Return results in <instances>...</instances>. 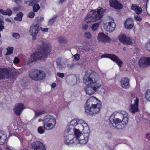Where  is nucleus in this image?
<instances>
[{
  "label": "nucleus",
  "instance_id": "obj_1",
  "mask_svg": "<svg viewBox=\"0 0 150 150\" xmlns=\"http://www.w3.org/2000/svg\"><path fill=\"white\" fill-rule=\"evenodd\" d=\"M85 127L82 129V133L78 129L74 128V137L73 135L69 134L64 136V142L68 146L80 144L81 145L86 144L88 141L90 135V130L87 124H84Z\"/></svg>",
  "mask_w": 150,
  "mask_h": 150
},
{
  "label": "nucleus",
  "instance_id": "obj_2",
  "mask_svg": "<svg viewBox=\"0 0 150 150\" xmlns=\"http://www.w3.org/2000/svg\"><path fill=\"white\" fill-rule=\"evenodd\" d=\"M128 114L125 111L114 112L109 118L110 125L117 129L123 127L128 122Z\"/></svg>",
  "mask_w": 150,
  "mask_h": 150
},
{
  "label": "nucleus",
  "instance_id": "obj_3",
  "mask_svg": "<svg viewBox=\"0 0 150 150\" xmlns=\"http://www.w3.org/2000/svg\"><path fill=\"white\" fill-rule=\"evenodd\" d=\"M83 81L86 84L91 85L96 92L98 91L103 85L102 81L99 80L98 74L93 71L90 73L86 72Z\"/></svg>",
  "mask_w": 150,
  "mask_h": 150
},
{
  "label": "nucleus",
  "instance_id": "obj_4",
  "mask_svg": "<svg viewBox=\"0 0 150 150\" xmlns=\"http://www.w3.org/2000/svg\"><path fill=\"white\" fill-rule=\"evenodd\" d=\"M105 11V9L101 8L90 11L85 18L84 23L83 24V29L87 30L88 29V25L85 24L86 23L96 22L100 20Z\"/></svg>",
  "mask_w": 150,
  "mask_h": 150
},
{
  "label": "nucleus",
  "instance_id": "obj_5",
  "mask_svg": "<svg viewBox=\"0 0 150 150\" xmlns=\"http://www.w3.org/2000/svg\"><path fill=\"white\" fill-rule=\"evenodd\" d=\"M49 47L46 44H45L41 49L30 56L29 62L31 63L38 60L43 59L46 58L48 53Z\"/></svg>",
  "mask_w": 150,
  "mask_h": 150
},
{
  "label": "nucleus",
  "instance_id": "obj_6",
  "mask_svg": "<svg viewBox=\"0 0 150 150\" xmlns=\"http://www.w3.org/2000/svg\"><path fill=\"white\" fill-rule=\"evenodd\" d=\"M43 121V127L46 130H50L54 128L56 124L55 117L53 115L47 114L45 116L43 119H40L39 121Z\"/></svg>",
  "mask_w": 150,
  "mask_h": 150
},
{
  "label": "nucleus",
  "instance_id": "obj_7",
  "mask_svg": "<svg viewBox=\"0 0 150 150\" xmlns=\"http://www.w3.org/2000/svg\"><path fill=\"white\" fill-rule=\"evenodd\" d=\"M30 77L35 81L41 80L44 79L46 76L45 72L42 71L37 69L30 71L29 73Z\"/></svg>",
  "mask_w": 150,
  "mask_h": 150
},
{
  "label": "nucleus",
  "instance_id": "obj_8",
  "mask_svg": "<svg viewBox=\"0 0 150 150\" xmlns=\"http://www.w3.org/2000/svg\"><path fill=\"white\" fill-rule=\"evenodd\" d=\"M98 104L89 107H85V111L87 115H95L99 112L102 107V104L101 101L98 100Z\"/></svg>",
  "mask_w": 150,
  "mask_h": 150
},
{
  "label": "nucleus",
  "instance_id": "obj_9",
  "mask_svg": "<svg viewBox=\"0 0 150 150\" xmlns=\"http://www.w3.org/2000/svg\"><path fill=\"white\" fill-rule=\"evenodd\" d=\"M106 22L103 24L104 28L108 32H112L113 31L116 27V24L114 23L113 18L110 17H108L106 19Z\"/></svg>",
  "mask_w": 150,
  "mask_h": 150
},
{
  "label": "nucleus",
  "instance_id": "obj_10",
  "mask_svg": "<svg viewBox=\"0 0 150 150\" xmlns=\"http://www.w3.org/2000/svg\"><path fill=\"white\" fill-rule=\"evenodd\" d=\"M39 30V26L37 24H33L30 26L29 33L30 35L33 37V40H36V36L37 35Z\"/></svg>",
  "mask_w": 150,
  "mask_h": 150
},
{
  "label": "nucleus",
  "instance_id": "obj_11",
  "mask_svg": "<svg viewBox=\"0 0 150 150\" xmlns=\"http://www.w3.org/2000/svg\"><path fill=\"white\" fill-rule=\"evenodd\" d=\"M101 57H107L110 58L112 60L116 63L120 67H122V65L123 64L121 60L117 56L114 54H105L102 55Z\"/></svg>",
  "mask_w": 150,
  "mask_h": 150
},
{
  "label": "nucleus",
  "instance_id": "obj_12",
  "mask_svg": "<svg viewBox=\"0 0 150 150\" xmlns=\"http://www.w3.org/2000/svg\"><path fill=\"white\" fill-rule=\"evenodd\" d=\"M139 99L136 98L135 99L134 98V102H132L129 106V110L133 114H134L136 112L139 110L138 105L139 103Z\"/></svg>",
  "mask_w": 150,
  "mask_h": 150
},
{
  "label": "nucleus",
  "instance_id": "obj_13",
  "mask_svg": "<svg viewBox=\"0 0 150 150\" xmlns=\"http://www.w3.org/2000/svg\"><path fill=\"white\" fill-rule=\"evenodd\" d=\"M25 108V107L22 103H19L15 105L13 109L14 113L17 115H21L23 110Z\"/></svg>",
  "mask_w": 150,
  "mask_h": 150
},
{
  "label": "nucleus",
  "instance_id": "obj_14",
  "mask_svg": "<svg viewBox=\"0 0 150 150\" xmlns=\"http://www.w3.org/2000/svg\"><path fill=\"white\" fill-rule=\"evenodd\" d=\"M87 124L82 120L74 119L71 120L70 122V125L75 126L78 125L80 129H82L85 127L84 124Z\"/></svg>",
  "mask_w": 150,
  "mask_h": 150
},
{
  "label": "nucleus",
  "instance_id": "obj_15",
  "mask_svg": "<svg viewBox=\"0 0 150 150\" xmlns=\"http://www.w3.org/2000/svg\"><path fill=\"white\" fill-rule=\"evenodd\" d=\"M119 39L121 42L125 45H130L132 43V40L130 37L123 35H119Z\"/></svg>",
  "mask_w": 150,
  "mask_h": 150
},
{
  "label": "nucleus",
  "instance_id": "obj_16",
  "mask_svg": "<svg viewBox=\"0 0 150 150\" xmlns=\"http://www.w3.org/2000/svg\"><path fill=\"white\" fill-rule=\"evenodd\" d=\"M9 70L7 69L0 68V80L8 78L10 76Z\"/></svg>",
  "mask_w": 150,
  "mask_h": 150
},
{
  "label": "nucleus",
  "instance_id": "obj_17",
  "mask_svg": "<svg viewBox=\"0 0 150 150\" xmlns=\"http://www.w3.org/2000/svg\"><path fill=\"white\" fill-rule=\"evenodd\" d=\"M98 99L95 97L93 96L91 97L86 101L85 107H88V106H89L90 107L96 105L97 104H98Z\"/></svg>",
  "mask_w": 150,
  "mask_h": 150
},
{
  "label": "nucleus",
  "instance_id": "obj_18",
  "mask_svg": "<svg viewBox=\"0 0 150 150\" xmlns=\"http://www.w3.org/2000/svg\"><path fill=\"white\" fill-rule=\"evenodd\" d=\"M109 4L110 6L114 8L115 9H121L123 8L121 4L117 0H109Z\"/></svg>",
  "mask_w": 150,
  "mask_h": 150
},
{
  "label": "nucleus",
  "instance_id": "obj_19",
  "mask_svg": "<svg viewBox=\"0 0 150 150\" xmlns=\"http://www.w3.org/2000/svg\"><path fill=\"white\" fill-rule=\"evenodd\" d=\"M32 146L34 150H45V146L39 142H34L32 144Z\"/></svg>",
  "mask_w": 150,
  "mask_h": 150
},
{
  "label": "nucleus",
  "instance_id": "obj_20",
  "mask_svg": "<svg viewBox=\"0 0 150 150\" xmlns=\"http://www.w3.org/2000/svg\"><path fill=\"white\" fill-rule=\"evenodd\" d=\"M121 86L123 88L128 89L129 87V80L127 77L122 78L120 81Z\"/></svg>",
  "mask_w": 150,
  "mask_h": 150
},
{
  "label": "nucleus",
  "instance_id": "obj_21",
  "mask_svg": "<svg viewBox=\"0 0 150 150\" xmlns=\"http://www.w3.org/2000/svg\"><path fill=\"white\" fill-rule=\"evenodd\" d=\"M97 39L98 41H102L104 42L109 41V40H110V38L103 33L98 34Z\"/></svg>",
  "mask_w": 150,
  "mask_h": 150
},
{
  "label": "nucleus",
  "instance_id": "obj_22",
  "mask_svg": "<svg viewBox=\"0 0 150 150\" xmlns=\"http://www.w3.org/2000/svg\"><path fill=\"white\" fill-rule=\"evenodd\" d=\"M87 85L84 88L85 91L87 94L91 96L96 91L91 85Z\"/></svg>",
  "mask_w": 150,
  "mask_h": 150
},
{
  "label": "nucleus",
  "instance_id": "obj_23",
  "mask_svg": "<svg viewBox=\"0 0 150 150\" xmlns=\"http://www.w3.org/2000/svg\"><path fill=\"white\" fill-rule=\"evenodd\" d=\"M124 25L126 28L127 29H131L134 26L133 19L130 18H128L126 20Z\"/></svg>",
  "mask_w": 150,
  "mask_h": 150
},
{
  "label": "nucleus",
  "instance_id": "obj_24",
  "mask_svg": "<svg viewBox=\"0 0 150 150\" xmlns=\"http://www.w3.org/2000/svg\"><path fill=\"white\" fill-rule=\"evenodd\" d=\"M131 9L134 11L135 13L138 15L141 13L142 12V8L136 4H132L131 7Z\"/></svg>",
  "mask_w": 150,
  "mask_h": 150
},
{
  "label": "nucleus",
  "instance_id": "obj_25",
  "mask_svg": "<svg viewBox=\"0 0 150 150\" xmlns=\"http://www.w3.org/2000/svg\"><path fill=\"white\" fill-rule=\"evenodd\" d=\"M148 57H142L140 59L139 64L140 67H143L146 65H149Z\"/></svg>",
  "mask_w": 150,
  "mask_h": 150
},
{
  "label": "nucleus",
  "instance_id": "obj_26",
  "mask_svg": "<svg viewBox=\"0 0 150 150\" xmlns=\"http://www.w3.org/2000/svg\"><path fill=\"white\" fill-rule=\"evenodd\" d=\"M7 137L6 133L4 131H0V145L4 144Z\"/></svg>",
  "mask_w": 150,
  "mask_h": 150
},
{
  "label": "nucleus",
  "instance_id": "obj_27",
  "mask_svg": "<svg viewBox=\"0 0 150 150\" xmlns=\"http://www.w3.org/2000/svg\"><path fill=\"white\" fill-rule=\"evenodd\" d=\"M66 79L67 80L69 81V82L75 84L77 83L78 79H79V78H77L74 75H73L70 76L69 77H67Z\"/></svg>",
  "mask_w": 150,
  "mask_h": 150
},
{
  "label": "nucleus",
  "instance_id": "obj_28",
  "mask_svg": "<svg viewBox=\"0 0 150 150\" xmlns=\"http://www.w3.org/2000/svg\"><path fill=\"white\" fill-rule=\"evenodd\" d=\"M0 13L4 15H7L10 16L12 13L11 10L10 9H7L5 11L2 9H0Z\"/></svg>",
  "mask_w": 150,
  "mask_h": 150
},
{
  "label": "nucleus",
  "instance_id": "obj_29",
  "mask_svg": "<svg viewBox=\"0 0 150 150\" xmlns=\"http://www.w3.org/2000/svg\"><path fill=\"white\" fill-rule=\"evenodd\" d=\"M57 64L58 68L62 70L66 67V65L63 62L62 63L61 62V59H58L57 61Z\"/></svg>",
  "mask_w": 150,
  "mask_h": 150
},
{
  "label": "nucleus",
  "instance_id": "obj_30",
  "mask_svg": "<svg viewBox=\"0 0 150 150\" xmlns=\"http://www.w3.org/2000/svg\"><path fill=\"white\" fill-rule=\"evenodd\" d=\"M23 16V13L21 12H20L17 14L16 17L14 18V20L17 21H21L22 20Z\"/></svg>",
  "mask_w": 150,
  "mask_h": 150
},
{
  "label": "nucleus",
  "instance_id": "obj_31",
  "mask_svg": "<svg viewBox=\"0 0 150 150\" xmlns=\"http://www.w3.org/2000/svg\"><path fill=\"white\" fill-rule=\"evenodd\" d=\"M21 70V69L14 70L12 73V75H13V77L12 78H16L18 75L20 73L22 72Z\"/></svg>",
  "mask_w": 150,
  "mask_h": 150
},
{
  "label": "nucleus",
  "instance_id": "obj_32",
  "mask_svg": "<svg viewBox=\"0 0 150 150\" xmlns=\"http://www.w3.org/2000/svg\"><path fill=\"white\" fill-rule=\"evenodd\" d=\"M58 41L60 43H65L67 42V39L62 36H60L58 38Z\"/></svg>",
  "mask_w": 150,
  "mask_h": 150
},
{
  "label": "nucleus",
  "instance_id": "obj_33",
  "mask_svg": "<svg viewBox=\"0 0 150 150\" xmlns=\"http://www.w3.org/2000/svg\"><path fill=\"white\" fill-rule=\"evenodd\" d=\"M7 52L6 55H9L13 53V47H8L7 48Z\"/></svg>",
  "mask_w": 150,
  "mask_h": 150
},
{
  "label": "nucleus",
  "instance_id": "obj_34",
  "mask_svg": "<svg viewBox=\"0 0 150 150\" xmlns=\"http://www.w3.org/2000/svg\"><path fill=\"white\" fill-rule=\"evenodd\" d=\"M100 23H94L91 26V28L93 31H96L97 30L99 26Z\"/></svg>",
  "mask_w": 150,
  "mask_h": 150
},
{
  "label": "nucleus",
  "instance_id": "obj_35",
  "mask_svg": "<svg viewBox=\"0 0 150 150\" xmlns=\"http://www.w3.org/2000/svg\"><path fill=\"white\" fill-rule=\"evenodd\" d=\"M57 17V16H56L50 19L48 21V25H52L56 21V18Z\"/></svg>",
  "mask_w": 150,
  "mask_h": 150
},
{
  "label": "nucleus",
  "instance_id": "obj_36",
  "mask_svg": "<svg viewBox=\"0 0 150 150\" xmlns=\"http://www.w3.org/2000/svg\"><path fill=\"white\" fill-rule=\"evenodd\" d=\"M45 112V111L44 110H37L35 111V116L37 117L42 114L44 113Z\"/></svg>",
  "mask_w": 150,
  "mask_h": 150
},
{
  "label": "nucleus",
  "instance_id": "obj_37",
  "mask_svg": "<svg viewBox=\"0 0 150 150\" xmlns=\"http://www.w3.org/2000/svg\"><path fill=\"white\" fill-rule=\"evenodd\" d=\"M145 98L147 100L150 101V90H147L145 95Z\"/></svg>",
  "mask_w": 150,
  "mask_h": 150
},
{
  "label": "nucleus",
  "instance_id": "obj_38",
  "mask_svg": "<svg viewBox=\"0 0 150 150\" xmlns=\"http://www.w3.org/2000/svg\"><path fill=\"white\" fill-rule=\"evenodd\" d=\"M84 36L88 39H90L92 37L91 33L90 32H86L84 33Z\"/></svg>",
  "mask_w": 150,
  "mask_h": 150
},
{
  "label": "nucleus",
  "instance_id": "obj_39",
  "mask_svg": "<svg viewBox=\"0 0 150 150\" xmlns=\"http://www.w3.org/2000/svg\"><path fill=\"white\" fill-rule=\"evenodd\" d=\"M75 64L73 63H69L67 64V67L70 70H71L74 68Z\"/></svg>",
  "mask_w": 150,
  "mask_h": 150
},
{
  "label": "nucleus",
  "instance_id": "obj_40",
  "mask_svg": "<svg viewBox=\"0 0 150 150\" xmlns=\"http://www.w3.org/2000/svg\"><path fill=\"white\" fill-rule=\"evenodd\" d=\"M40 8L39 5L38 4H35L33 6V10L34 12H36Z\"/></svg>",
  "mask_w": 150,
  "mask_h": 150
},
{
  "label": "nucleus",
  "instance_id": "obj_41",
  "mask_svg": "<svg viewBox=\"0 0 150 150\" xmlns=\"http://www.w3.org/2000/svg\"><path fill=\"white\" fill-rule=\"evenodd\" d=\"M145 48L148 51H150V40L148 41L146 44Z\"/></svg>",
  "mask_w": 150,
  "mask_h": 150
},
{
  "label": "nucleus",
  "instance_id": "obj_42",
  "mask_svg": "<svg viewBox=\"0 0 150 150\" xmlns=\"http://www.w3.org/2000/svg\"><path fill=\"white\" fill-rule=\"evenodd\" d=\"M12 36L16 39H18L20 38V35L17 33H13L12 34Z\"/></svg>",
  "mask_w": 150,
  "mask_h": 150
},
{
  "label": "nucleus",
  "instance_id": "obj_43",
  "mask_svg": "<svg viewBox=\"0 0 150 150\" xmlns=\"http://www.w3.org/2000/svg\"><path fill=\"white\" fill-rule=\"evenodd\" d=\"M134 18L137 21H140L142 20V17L139 15H135L134 16Z\"/></svg>",
  "mask_w": 150,
  "mask_h": 150
},
{
  "label": "nucleus",
  "instance_id": "obj_44",
  "mask_svg": "<svg viewBox=\"0 0 150 150\" xmlns=\"http://www.w3.org/2000/svg\"><path fill=\"white\" fill-rule=\"evenodd\" d=\"M35 15V13L33 12H31L28 14V16L30 18H32L34 17Z\"/></svg>",
  "mask_w": 150,
  "mask_h": 150
},
{
  "label": "nucleus",
  "instance_id": "obj_45",
  "mask_svg": "<svg viewBox=\"0 0 150 150\" xmlns=\"http://www.w3.org/2000/svg\"><path fill=\"white\" fill-rule=\"evenodd\" d=\"M38 132L41 134H42L44 132V131L42 127H39L38 129Z\"/></svg>",
  "mask_w": 150,
  "mask_h": 150
},
{
  "label": "nucleus",
  "instance_id": "obj_46",
  "mask_svg": "<svg viewBox=\"0 0 150 150\" xmlns=\"http://www.w3.org/2000/svg\"><path fill=\"white\" fill-rule=\"evenodd\" d=\"M74 58L75 60H78L80 57V55L78 54H76L74 55Z\"/></svg>",
  "mask_w": 150,
  "mask_h": 150
},
{
  "label": "nucleus",
  "instance_id": "obj_47",
  "mask_svg": "<svg viewBox=\"0 0 150 150\" xmlns=\"http://www.w3.org/2000/svg\"><path fill=\"white\" fill-rule=\"evenodd\" d=\"M40 29L42 31L44 32H48L49 28H44L42 27H40Z\"/></svg>",
  "mask_w": 150,
  "mask_h": 150
},
{
  "label": "nucleus",
  "instance_id": "obj_48",
  "mask_svg": "<svg viewBox=\"0 0 150 150\" xmlns=\"http://www.w3.org/2000/svg\"><path fill=\"white\" fill-rule=\"evenodd\" d=\"M57 75L58 76L61 78H63L64 76V74L63 73L58 72Z\"/></svg>",
  "mask_w": 150,
  "mask_h": 150
},
{
  "label": "nucleus",
  "instance_id": "obj_49",
  "mask_svg": "<svg viewBox=\"0 0 150 150\" xmlns=\"http://www.w3.org/2000/svg\"><path fill=\"white\" fill-rule=\"evenodd\" d=\"M105 137L108 138H110L111 137V134L109 132L106 133L105 134Z\"/></svg>",
  "mask_w": 150,
  "mask_h": 150
},
{
  "label": "nucleus",
  "instance_id": "obj_50",
  "mask_svg": "<svg viewBox=\"0 0 150 150\" xmlns=\"http://www.w3.org/2000/svg\"><path fill=\"white\" fill-rule=\"evenodd\" d=\"M20 61L19 59L17 57H15L14 58L13 60V63L14 64H18Z\"/></svg>",
  "mask_w": 150,
  "mask_h": 150
},
{
  "label": "nucleus",
  "instance_id": "obj_51",
  "mask_svg": "<svg viewBox=\"0 0 150 150\" xmlns=\"http://www.w3.org/2000/svg\"><path fill=\"white\" fill-rule=\"evenodd\" d=\"M71 129V126L69 125L67 126L66 128V131L67 132H69L70 131Z\"/></svg>",
  "mask_w": 150,
  "mask_h": 150
},
{
  "label": "nucleus",
  "instance_id": "obj_52",
  "mask_svg": "<svg viewBox=\"0 0 150 150\" xmlns=\"http://www.w3.org/2000/svg\"><path fill=\"white\" fill-rule=\"evenodd\" d=\"M84 50L86 51L87 50H89L90 49L89 47H88L87 45H84L83 46Z\"/></svg>",
  "mask_w": 150,
  "mask_h": 150
},
{
  "label": "nucleus",
  "instance_id": "obj_53",
  "mask_svg": "<svg viewBox=\"0 0 150 150\" xmlns=\"http://www.w3.org/2000/svg\"><path fill=\"white\" fill-rule=\"evenodd\" d=\"M3 23H0V31H1L4 29V26Z\"/></svg>",
  "mask_w": 150,
  "mask_h": 150
},
{
  "label": "nucleus",
  "instance_id": "obj_54",
  "mask_svg": "<svg viewBox=\"0 0 150 150\" xmlns=\"http://www.w3.org/2000/svg\"><path fill=\"white\" fill-rule=\"evenodd\" d=\"M6 150H13L12 147L8 145H6Z\"/></svg>",
  "mask_w": 150,
  "mask_h": 150
},
{
  "label": "nucleus",
  "instance_id": "obj_55",
  "mask_svg": "<svg viewBox=\"0 0 150 150\" xmlns=\"http://www.w3.org/2000/svg\"><path fill=\"white\" fill-rule=\"evenodd\" d=\"M78 49L80 50V51L83 52L84 50L83 47V46H79L78 47Z\"/></svg>",
  "mask_w": 150,
  "mask_h": 150
},
{
  "label": "nucleus",
  "instance_id": "obj_56",
  "mask_svg": "<svg viewBox=\"0 0 150 150\" xmlns=\"http://www.w3.org/2000/svg\"><path fill=\"white\" fill-rule=\"evenodd\" d=\"M56 84L55 83H53L51 85V86L53 88H54L56 86Z\"/></svg>",
  "mask_w": 150,
  "mask_h": 150
},
{
  "label": "nucleus",
  "instance_id": "obj_57",
  "mask_svg": "<svg viewBox=\"0 0 150 150\" xmlns=\"http://www.w3.org/2000/svg\"><path fill=\"white\" fill-rule=\"evenodd\" d=\"M2 48L1 47H0V57H1L2 55Z\"/></svg>",
  "mask_w": 150,
  "mask_h": 150
},
{
  "label": "nucleus",
  "instance_id": "obj_58",
  "mask_svg": "<svg viewBox=\"0 0 150 150\" xmlns=\"http://www.w3.org/2000/svg\"><path fill=\"white\" fill-rule=\"evenodd\" d=\"M66 0H59V3L60 4H62Z\"/></svg>",
  "mask_w": 150,
  "mask_h": 150
},
{
  "label": "nucleus",
  "instance_id": "obj_59",
  "mask_svg": "<svg viewBox=\"0 0 150 150\" xmlns=\"http://www.w3.org/2000/svg\"><path fill=\"white\" fill-rule=\"evenodd\" d=\"M14 1L17 4H19L21 2L20 0H14Z\"/></svg>",
  "mask_w": 150,
  "mask_h": 150
},
{
  "label": "nucleus",
  "instance_id": "obj_60",
  "mask_svg": "<svg viewBox=\"0 0 150 150\" xmlns=\"http://www.w3.org/2000/svg\"><path fill=\"white\" fill-rule=\"evenodd\" d=\"M5 21H7V22H11V20L10 19H9V18H6L5 19Z\"/></svg>",
  "mask_w": 150,
  "mask_h": 150
},
{
  "label": "nucleus",
  "instance_id": "obj_61",
  "mask_svg": "<svg viewBox=\"0 0 150 150\" xmlns=\"http://www.w3.org/2000/svg\"><path fill=\"white\" fill-rule=\"evenodd\" d=\"M33 4V1L31 2L29 4V6H32Z\"/></svg>",
  "mask_w": 150,
  "mask_h": 150
},
{
  "label": "nucleus",
  "instance_id": "obj_62",
  "mask_svg": "<svg viewBox=\"0 0 150 150\" xmlns=\"http://www.w3.org/2000/svg\"><path fill=\"white\" fill-rule=\"evenodd\" d=\"M0 23H3L4 24V22H3L2 19L0 17Z\"/></svg>",
  "mask_w": 150,
  "mask_h": 150
},
{
  "label": "nucleus",
  "instance_id": "obj_63",
  "mask_svg": "<svg viewBox=\"0 0 150 150\" xmlns=\"http://www.w3.org/2000/svg\"><path fill=\"white\" fill-rule=\"evenodd\" d=\"M148 60H149L148 63H149V65H150V58L148 57Z\"/></svg>",
  "mask_w": 150,
  "mask_h": 150
},
{
  "label": "nucleus",
  "instance_id": "obj_64",
  "mask_svg": "<svg viewBox=\"0 0 150 150\" xmlns=\"http://www.w3.org/2000/svg\"><path fill=\"white\" fill-rule=\"evenodd\" d=\"M41 20H43V17H41Z\"/></svg>",
  "mask_w": 150,
  "mask_h": 150
}]
</instances>
